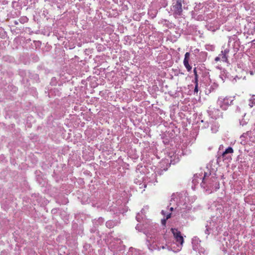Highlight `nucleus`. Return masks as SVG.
<instances>
[{
	"mask_svg": "<svg viewBox=\"0 0 255 255\" xmlns=\"http://www.w3.org/2000/svg\"><path fill=\"white\" fill-rule=\"evenodd\" d=\"M171 231L173 234L174 238L176 243L179 244L181 246H182L184 242V240L181 232L176 228H171Z\"/></svg>",
	"mask_w": 255,
	"mask_h": 255,
	"instance_id": "obj_1",
	"label": "nucleus"
},
{
	"mask_svg": "<svg viewBox=\"0 0 255 255\" xmlns=\"http://www.w3.org/2000/svg\"><path fill=\"white\" fill-rule=\"evenodd\" d=\"M233 100L231 99V98L225 97L222 98L220 97L218 99V104L220 105L221 108L223 110H226L227 107L230 105L232 102Z\"/></svg>",
	"mask_w": 255,
	"mask_h": 255,
	"instance_id": "obj_2",
	"label": "nucleus"
},
{
	"mask_svg": "<svg viewBox=\"0 0 255 255\" xmlns=\"http://www.w3.org/2000/svg\"><path fill=\"white\" fill-rule=\"evenodd\" d=\"M173 15L175 18L180 16L182 13V3L180 0H177L176 3L173 5Z\"/></svg>",
	"mask_w": 255,
	"mask_h": 255,
	"instance_id": "obj_3",
	"label": "nucleus"
},
{
	"mask_svg": "<svg viewBox=\"0 0 255 255\" xmlns=\"http://www.w3.org/2000/svg\"><path fill=\"white\" fill-rule=\"evenodd\" d=\"M229 52V50L228 49H226L224 50L221 51V54H220L219 56L221 57L220 58L223 61L228 62L227 54Z\"/></svg>",
	"mask_w": 255,
	"mask_h": 255,
	"instance_id": "obj_4",
	"label": "nucleus"
},
{
	"mask_svg": "<svg viewBox=\"0 0 255 255\" xmlns=\"http://www.w3.org/2000/svg\"><path fill=\"white\" fill-rule=\"evenodd\" d=\"M234 152V149L231 147H228L225 151L222 153V156L224 157L226 154L228 153H233Z\"/></svg>",
	"mask_w": 255,
	"mask_h": 255,
	"instance_id": "obj_5",
	"label": "nucleus"
},
{
	"mask_svg": "<svg viewBox=\"0 0 255 255\" xmlns=\"http://www.w3.org/2000/svg\"><path fill=\"white\" fill-rule=\"evenodd\" d=\"M183 63L187 71H190L192 69V67L189 64V60H183Z\"/></svg>",
	"mask_w": 255,
	"mask_h": 255,
	"instance_id": "obj_6",
	"label": "nucleus"
},
{
	"mask_svg": "<svg viewBox=\"0 0 255 255\" xmlns=\"http://www.w3.org/2000/svg\"><path fill=\"white\" fill-rule=\"evenodd\" d=\"M194 74L195 76V79H194V83H198V75L197 74V72L196 71V68H195L193 70Z\"/></svg>",
	"mask_w": 255,
	"mask_h": 255,
	"instance_id": "obj_7",
	"label": "nucleus"
},
{
	"mask_svg": "<svg viewBox=\"0 0 255 255\" xmlns=\"http://www.w3.org/2000/svg\"><path fill=\"white\" fill-rule=\"evenodd\" d=\"M189 57H190V53L186 52L185 54V57H184V60H189Z\"/></svg>",
	"mask_w": 255,
	"mask_h": 255,
	"instance_id": "obj_8",
	"label": "nucleus"
},
{
	"mask_svg": "<svg viewBox=\"0 0 255 255\" xmlns=\"http://www.w3.org/2000/svg\"><path fill=\"white\" fill-rule=\"evenodd\" d=\"M198 92V83L195 84V86L194 88V93H197Z\"/></svg>",
	"mask_w": 255,
	"mask_h": 255,
	"instance_id": "obj_9",
	"label": "nucleus"
},
{
	"mask_svg": "<svg viewBox=\"0 0 255 255\" xmlns=\"http://www.w3.org/2000/svg\"><path fill=\"white\" fill-rule=\"evenodd\" d=\"M221 59V58L220 57H216L215 59V61L216 62L219 61Z\"/></svg>",
	"mask_w": 255,
	"mask_h": 255,
	"instance_id": "obj_10",
	"label": "nucleus"
},
{
	"mask_svg": "<svg viewBox=\"0 0 255 255\" xmlns=\"http://www.w3.org/2000/svg\"><path fill=\"white\" fill-rule=\"evenodd\" d=\"M171 217V214H169L167 215L166 216V219H168L169 218H170Z\"/></svg>",
	"mask_w": 255,
	"mask_h": 255,
	"instance_id": "obj_11",
	"label": "nucleus"
},
{
	"mask_svg": "<svg viewBox=\"0 0 255 255\" xmlns=\"http://www.w3.org/2000/svg\"><path fill=\"white\" fill-rule=\"evenodd\" d=\"M165 222H166V221H165V220H164L163 221H162V223H164V224H165Z\"/></svg>",
	"mask_w": 255,
	"mask_h": 255,
	"instance_id": "obj_12",
	"label": "nucleus"
},
{
	"mask_svg": "<svg viewBox=\"0 0 255 255\" xmlns=\"http://www.w3.org/2000/svg\"><path fill=\"white\" fill-rule=\"evenodd\" d=\"M165 222H166V221H165V220H164L163 221H162V223H164V224H165Z\"/></svg>",
	"mask_w": 255,
	"mask_h": 255,
	"instance_id": "obj_13",
	"label": "nucleus"
},
{
	"mask_svg": "<svg viewBox=\"0 0 255 255\" xmlns=\"http://www.w3.org/2000/svg\"><path fill=\"white\" fill-rule=\"evenodd\" d=\"M173 208L172 207L170 208V210L171 211H173Z\"/></svg>",
	"mask_w": 255,
	"mask_h": 255,
	"instance_id": "obj_14",
	"label": "nucleus"
}]
</instances>
